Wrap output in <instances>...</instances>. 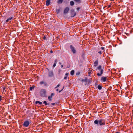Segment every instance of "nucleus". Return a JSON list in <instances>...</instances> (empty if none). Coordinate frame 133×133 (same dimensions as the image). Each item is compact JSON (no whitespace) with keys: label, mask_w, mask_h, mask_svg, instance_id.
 <instances>
[{"label":"nucleus","mask_w":133,"mask_h":133,"mask_svg":"<svg viewBox=\"0 0 133 133\" xmlns=\"http://www.w3.org/2000/svg\"><path fill=\"white\" fill-rule=\"evenodd\" d=\"M50 0H46V5L47 6H49L50 4Z\"/></svg>","instance_id":"14"},{"label":"nucleus","mask_w":133,"mask_h":133,"mask_svg":"<svg viewBox=\"0 0 133 133\" xmlns=\"http://www.w3.org/2000/svg\"><path fill=\"white\" fill-rule=\"evenodd\" d=\"M46 91L45 89H42L40 91V95L42 97H45L46 96Z\"/></svg>","instance_id":"4"},{"label":"nucleus","mask_w":133,"mask_h":133,"mask_svg":"<svg viewBox=\"0 0 133 133\" xmlns=\"http://www.w3.org/2000/svg\"><path fill=\"white\" fill-rule=\"evenodd\" d=\"M4 98L2 96H0V102H1V100H3Z\"/></svg>","instance_id":"26"},{"label":"nucleus","mask_w":133,"mask_h":133,"mask_svg":"<svg viewBox=\"0 0 133 133\" xmlns=\"http://www.w3.org/2000/svg\"><path fill=\"white\" fill-rule=\"evenodd\" d=\"M70 47L71 50L72 52L74 54L76 52V51L75 50L74 47L72 45H71L70 46Z\"/></svg>","instance_id":"7"},{"label":"nucleus","mask_w":133,"mask_h":133,"mask_svg":"<svg viewBox=\"0 0 133 133\" xmlns=\"http://www.w3.org/2000/svg\"><path fill=\"white\" fill-rule=\"evenodd\" d=\"M76 13L75 12L74 10H72L71 13V16L72 17H74L76 15Z\"/></svg>","instance_id":"9"},{"label":"nucleus","mask_w":133,"mask_h":133,"mask_svg":"<svg viewBox=\"0 0 133 133\" xmlns=\"http://www.w3.org/2000/svg\"><path fill=\"white\" fill-rule=\"evenodd\" d=\"M39 104L40 105H41V104H42V102H39Z\"/></svg>","instance_id":"40"},{"label":"nucleus","mask_w":133,"mask_h":133,"mask_svg":"<svg viewBox=\"0 0 133 133\" xmlns=\"http://www.w3.org/2000/svg\"><path fill=\"white\" fill-rule=\"evenodd\" d=\"M95 124L101 126L102 125H104L105 124V121L103 119H100L99 120L96 119L94 121Z\"/></svg>","instance_id":"1"},{"label":"nucleus","mask_w":133,"mask_h":133,"mask_svg":"<svg viewBox=\"0 0 133 133\" xmlns=\"http://www.w3.org/2000/svg\"><path fill=\"white\" fill-rule=\"evenodd\" d=\"M63 0H58L57 3L58 4H61L63 3Z\"/></svg>","instance_id":"17"},{"label":"nucleus","mask_w":133,"mask_h":133,"mask_svg":"<svg viewBox=\"0 0 133 133\" xmlns=\"http://www.w3.org/2000/svg\"><path fill=\"white\" fill-rule=\"evenodd\" d=\"M60 10L59 9H56V12L57 14H58L60 12Z\"/></svg>","instance_id":"24"},{"label":"nucleus","mask_w":133,"mask_h":133,"mask_svg":"<svg viewBox=\"0 0 133 133\" xmlns=\"http://www.w3.org/2000/svg\"><path fill=\"white\" fill-rule=\"evenodd\" d=\"M85 79H87V81L85 82H87L89 84L91 83V81L90 79H88L87 77H86Z\"/></svg>","instance_id":"13"},{"label":"nucleus","mask_w":133,"mask_h":133,"mask_svg":"<svg viewBox=\"0 0 133 133\" xmlns=\"http://www.w3.org/2000/svg\"><path fill=\"white\" fill-rule=\"evenodd\" d=\"M56 63H54V64H53V67H54H54H55V66H56Z\"/></svg>","instance_id":"30"},{"label":"nucleus","mask_w":133,"mask_h":133,"mask_svg":"<svg viewBox=\"0 0 133 133\" xmlns=\"http://www.w3.org/2000/svg\"><path fill=\"white\" fill-rule=\"evenodd\" d=\"M48 76L50 77H52L53 76V73L52 71H50L49 72Z\"/></svg>","instance_id":"11"},{"label":"nucleus","mask_w":133,"mask_h":133,"mask_svg":"<svg viewBox=\"0 0 133 133\" xmlns=\"http://www.w3.org/2000/svg\"><path fill=\"white\" fill-rule=\"evenodd\" d=\"M30 122L28 120H26L24 121L23 124V126L24 127H28L29 124Z\"/></svg>","instance_id":"5"},{"label":"nucleus","mask_w":133,"mask_h":133,"mask_svg":"<svg viewBox=\"0 0 133 133\" xmlns=\"http://www.w3.org/2000/svg\"><path fill=\"white\" fill-rule=\"evenodd\" d=\"M97 69L100 71V73L98 72L97 73V75L98 76H101L103 74V70L102 69V66L101 65H99L97 68Z\"/></svg>","instance_id":"3"},{"label":"nucleus","mask_w":133,"mask_h":133,"mask_svg":"<svg viewBox=\"0 0 133 133\" xmlns=\"http://www.w3.org/2000/svg\"><path fill=\"white\" fill-rule=\"evenodd\" d=\"M55 95V93H52L51 95L49 96L48 97V98L49 101H51L52 100V97Z\"/></svg>","instance_id":"6"},{"label":"nucleus","mask_w":133,"mask_h":133,"mask_svg":"<svg viewBox=\"0 0 133 133\" xmlns=\"http://www.w3.org/2000/svg\"><path fill=\"white\" fill-rule=\"evenodd\" d=\"M35 87L34 86V85L32 86V87H30V91L32 90V89H34V88Z\"/></svg>","instance_id":"22"},{"label":"nucleus","mask_w":133,"mask_h":133,"mask_svg":"<svg viewBox=\"0 0 133 133\" xmlns=\"http://www.w3.org/2000/svg\"><path fill=\"white\" fill-rule=\"evenodd\" d=\"M56 91H58V89H57L56 90Z\"/></svg>","instance_id":"44"},{"label":"nucleus","mask_w":133,"mask_h":133,"mask_svg":"<svg viewBox=\"0 0 133 133\" xmlns=\"http://www.w3.org/2000/svg\"><path fill=\"white\" fill-rule=\"evenodd\" d=\"M43 39L44 40H46V37L45 36H44L43 37Z\"/></svg>","instance_id":"32"},{"label":"nucleus","mask_w":133,"mask_h":133,"mask_svg":"<svg viewBox=\"0 0 133 133\" xmlns=\"http://www.w3.org/2000/svg\"><path fill=\"white\" fill-rule=\"evenodd\" d=\"M60 85L59 84H58L57 85V87L55 88H56L58 87Z\"/></svg>","instance_id":"36"},{"label":"nucleus","mask_w":133,"mask_h":133,"mask_svg":"<svg viewBox=\"0 0 133 133\" xmlns=\"http://www.w3.org/2000/svg\"><path fill=\"white\" fill-rule=\"evenodd\" d=\"M75 3L73 1H71L70 2V4L71 6L73 5Z\"/></svg>","instance_id":"18"},{"label":"nucleus","mask_w":133,"mask_h":133,"mask_svg":"<svg viewBox=\"0 0 133 133\" xmlns=\"http://www.w3.org/2000/svg\"><path fill=\"white\" fill-rule=\"evenodd\" d=\"M107 77H106L103 76L101 77V80L102 82H105L107 80Z\"/></svg>","instance_id":"8"},{"label":"nucleus","mask_w":133,"mask_h":133,"mask_svg":"<svg viewBox=\"0 0 133 133\" xmlns=\"http://www.w3.org/2000/svg\"><path fill=\"white\" fill-rule=\"evenodd\" d=\"M44 83L45 84V83L43 81H42L40 82V83H39V84L41 85H42V84H44Z\"/></svg>","instance_id":"25"},{"label":"nucleus","mask_w":133,"mask_h":133,"mask_svg":"<svg viewBox=\"0 0 133 133\" xmlns=\"http://www.w3.org/2000/svg\"><path fill=\"white\" fill-rule=\"evenodd\" d=\"M69 10V8L68 7H66L65 8L64 10V13L65 14H67L68 13Z\"/></svg>","instance_id":"10"},{"label":"nucleus","mask_w":133,"mask_h":133,"mask_svg":"<svg viewBox=\"0 0 133 133\" xmlns=\"http://www.w3.org/2000/svg\"><path fill=\"white\" fill-rule=\"evenodd\" d=\"M82 82H85V81H87V79H82Z\"/></svg>","instance_id":"28"},{"label":"nucleus","mask_w":133,"mask_h":133,"mask_svg":"<svg viewBox=\"0 0 133 133\" xmlns=\"http://www.w3.org/2000/svg\"><path fill=\"white\" fill-rule=\"evenodd\" d=\"M61 67L62 68L63 67V65H61Z\"/></svg>","instance_id":"43"},{"label":"nucleus","mask_w":133,"mask_h":133,"mask_svg":"<svg viewBox=\"0 0 133 133\" xmlns=\"http://www.w3.org/2000/svg\"><path fill=\"white\" fill-rule=\"evenodd\" d=\"M101 49L103 50H104V47H101Z\"/></svg>","instance_id":"31"},{"label":"nucleus","mask_w":133,"mask_h":133,"mask_svg":"<svg viewBox=\"0 0 133 133\" xmlns=\"http://www.w3.org/2000/svg\"><path fill=\"white\" fill-rule=\"evenodd\" d=\"M80 74V72H78L76 74L77 75H79Z\"/></svg>","instance_id":"37"},{"label":"nucleus","mask_w":133,"mask_h":133,"mask_svg":"<svg viewBox=\"0 0 133 133\" xmlns=\"http://www.w3.org/2000/svg\"><path fill=\"white\" fill-rule=\"evenodd\" d=\"M43 103L45 105H49V103H47L46 101H44L43 102Z\"/></svg>","instance_id":"21"},{"label":"nucleus","mask_w":133,"mask_h":133,"mask_svg":"<svg viewBox=\"0 0 133 133\" xmlns=\"http://www.w3.org/2000/svg\"><path fill=\"white\" fill-rule=\"evenodd\" d=\"M80 9V7H78L77 8V11L78 10Z\"/></svg>","instance_id":"39"},{"label":"nucleus","mask_w":133,"mask_h":133,"mask_svg":"<svg viewBox=\"0 0 133 133\" xmlns=\"http://www.w3.org/2000/svg\"><path fill=\"white\" fill-rule=\"evenodd\" d=\"M8 18L6 20L5 22H8L9 21L11 20H14L15 19L14 18L15 14L14 13L10 12H9V13L8 15Z\"/></svg>","instance_id":"2"},{"label":"nucleus","mask_w":133,"mask_h":133,"mask_svg":"<svg viewBox=\"0 0 133 133\" xmlns=\"http://www.w3.org/2000/svg\"><path fill=\"white\" fill-rule=\"evenodd\" d=\"M64 88V86L63 89H62L61 90H59V92H60L61 91L63 90V89Z\"/></svg>","instance_id":"35"},{"label":"nucleus","mask_w":133,"mask_h":133,"mask_svg":"<svg viewBox=\"0 0 133 133\" xmlns=\"http://www.w3.org/2000/svg\"><path fill=\"white\" fill-rule=\"evenodd\" d=\"M76 2L78 3H81V0H74Z\"/></svg>","instance_id":"15"},{"label":"nucleus","mask_w":133,"mask_h":133,"mask_svg":"<svg viewBox=\"0 0 133 133\" xmlns=\"http://www.w3.org/2000/svg\"><path fill=\"white\" fill-rule=\"evenodd\" d=\"M115 133H121L118 131H116V132Z\"/></svg>","instance_id":"41"},{"label":"nucleus","mask_w":133,"mask_h":133,"mask_svg":"<svg viewBox=\"0 0 133 133\" xmlns=\"http://www.w3.org/2000/svg\"><path fill=\"white\" fill-rule=\"evenodd\" d=\"M98 53L100 55L102 54V52L101 51H99L98 52Z\"/></svg>","instance_id":"34"},{"label":"nucleus","mask_w":133,"mask_h":133,"mask_svg":"<svg viewBox=\"0 0 133 133\" xmlns=\"http://www.w3.org/2000/svg\"><path fill=\"white\" fill-rule=\"evenodd\" d=\"M50 52L51 53L53 52V51H52V50H51L50 51Z\"/></svg>","instance_id":"42"},{"label":"nucleus","mask_w":133,"mask_h":133,"mask_svg":"<svg viewBox=\"0 0 133 133\" xmlns=\"http://www.w3.org/2000/svg\"><path fill=\"white\" fill-rule=\"evenodd\" d=\"M68 73H66L65 74V77H64V79H67V78H68Z\"/></svg>","instance_id":"16"},{"label":"nucleus","mask_w":133,"mask_h":133,"mask_svg":"<svg viewBox=\"0 0 133 133\" xmlns=\"http://www.w3.org/2000/svg\"><path fill=\"white\" fill-rule=\"evenodd\" d=\"M92 71V70H91L89 69L88 72V76H90V75L91 74V72Z\"/></svg>","instance_id":"19"},{"label":"nucleus","mask_w":133,"mask_h":133,"mask_svg":"<svg viewBox=\"0 0 133 133\" xmlns=\"http://www.w3.org/2000/svg\"><path fill=\"white\" fill-rule=\"evenodd\" d=\"M39 102H40V101H37L35 103L36 104H37L38 103H39Z\"/></svg>","instance_id":"29"},{"label":"nucleus","mask_w":133,"mask_h":133,"mask_svg":"<svg viewBox=\"0 0 133 133\" xmlns=\"http://www.w3.org/2000/svg\"><path fill=\"white\" fill-rule=\"evenodd\" d=\"M98 59L97 58V59L96 60V61L94 63V65L96 67L98 63Z\"/></svg>","instance_id":"12"},{"label":"nucleus","mask_w":133,"mask_h":133,"mask_svg":"<svg viewBox=\"0 0 133 133\" xmlns=\"http://www.w3.org/2000/svg\"><path fill=\"white\" fill-rule=\"evenodd\" d=\"M74 70H72L70 72V74L71 75H72L74 74Z\"/></svg>","instance_id":"23"},{"label":"nucleus","mask_w":133,"mask_h":133,"mask_svg":"<svg viewBox=\"0 0 133 133\" xmlns=\"http://www.w3.org/2000/svg\"><path fill=\"white\" fill-rule=\"evenodd\" d=\"M106 7H107V9H108L109 8H110V7H111V5H109L108 6H106Z\"/></svg>","instance_id":"27"},{"label":"nucleus","mask_w":133,"mask_h":133,"mask_svg":"<svg viewBox=\"0 0 133 133\" xmlns=\"http://www.w3.org/2000/svg\"><path fill=\"white\" fill-rule=\"evenodd\" d=\"M55 103H51V104L52 105H55Z\"/></svg>","instance_id":"38"},{"label":"nucleus","mask_w":133,"mask_h":133,"mask_svg":"<svg viewBox=\"0 0 133 133\" xmlns=\"http://www.w3.org/2000/svg\"><path fill=\"white\" fill-rule=\"evenodd\" d=\"M57 59H55L54 61V62H55L54 63H56V64L57 63Z\"/></svg>","instance_id":"33"},{"label":"nucleus","mask_w":133,"mask_h":133,"mask_svg":"<svg viewBox=\"0 0 133 133\" xmlns=\"http://www.w3.org/2000/svg\"><path fill=\"white\" fill-rule=\"evenodd\" d=\"M97 88H98V89H99V90H101V89L102 88V86L100 85H98L97 86Z\"/></svg>","instance_id":"20"}]
</instances>
